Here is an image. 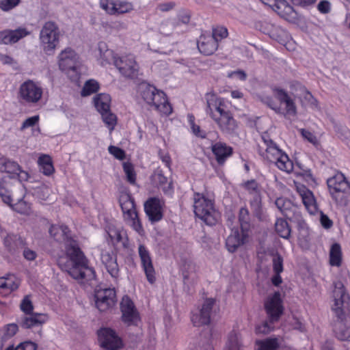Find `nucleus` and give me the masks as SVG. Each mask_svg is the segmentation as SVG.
Returning <instances> with one entry per match:
<instances>
[{
	"label": "nucleus",
	"instance_id": "18",
	"mask_svg": "<svg viewBox=\"0 0 350 350\" xmlns=\"http://www.w3.org/2000/svg\"><path fill=\"white\" fill-rule=\"evenodd\" d=\"M94 297L96 306L100 311H105L113 307L116 303V291L113 288L97 289Z\"/></svg>",
	"mask_w": 350,
	"mask_h": 350
},
{
	"label": "nucleus",
	"instance_id": "64",
	"mask_svg": "<svg viewBox=\"0 0 350 350\" xmlns=\"http://www.w3.org/2000/svg\"><path fill=\"white\" fill-rule=\"evenodd\" d=\"M36 256V253L29 248H25L23 250V256L28 260H33Z\"/></svg>",
	"mask_w": 350,
	"mask_h": 350
},
{
	"label": "nucleus",
	"instance_id": "23",
	"mask_svg": "<svg viewBox=\"0 0 350 350\" xmlns=\"http://www.w3.org/2000/svg\"><path fill=\"white\" fill-rule=\"evenodd\" d=\"M138 253L147 280L150 284L154 283L156 280L155 271L148 250L144 245H140L138 248Z\"/></svg>",
	"mask_w": 350,
	"mask_h": 350
},
{
	"label": "nucleus",
	"instance_id": "38",
	"mask_svg": "<svg viewBox=\"0 0 350 350\" xmlns=\"http://www.w3.org/2000/svg\"><path fill=\"white\" fill-rule=\"evenodd\" d=\"M334 332L336 337L340 340H350V326L342 321L335 324Z\"/></svg>",
	"mask_w": 350,
	"mask_h": 350
},
{
	"label": "nucleus",
	"instance_id": "6",
	"mask_svg": "<svg viewBox=\"0 0 350 350\" xmlns=\"http://www.w3.org/2000/svg\"><path fill=\"white\" fill-rule=\"evenodd\" d=\"M193 209L196 217L208 225H213L217 221V213L215 211L211 200L202 193H196L193 196Z\"/></svg>",
	"mask_w": 350,
	"mask_h": 350
},
{
	"label": "nucleus",
	"instance_id": "19",
	"mask_svg": "<svg viewBox=\"0 0 350 350\" xmlns=\"http://www.w3.org/2000/svg\"><path fill=\"white\" fill-rule=\"evenodd\" d=\"M21 98L28 103H37L42 95V89L32 81L21 84L19 90Z\"/></svg>",
	"mask_w": 350,
	"mask_h": 350
},
{
	"label": "nucleus",
	"instance_id": "50",
	"mask_svg": "<svg viewBox=\"0 0 350 350\" xmlns=\"http://www.w3.org/2000/svg\"><path fill=\"white\" fill-rule=\"evenodd\" d=\"M273 269L275 273H280L283 271V258L276 254L273 257Z\"/></svg>",
	"mask_w": 350,
	"mask_h": 350
},
{
	"label": "nucleus",
	"instance_id": "59",
	"mask_svg": "<svg viewBox=\"0 0 350 350\" xmlns=\"http://www.w3.org/2000/svg\"><path fill=\"white\" fill-rule=\"evenodd\" d=\"M228 77L232 79H237L241 81H244L246 79L245 73L241 70L230 72L228 74Z\"/></svg>",
	"mask_w": 350,
	"mask_h": 350
},
{
	"label": "nucleus",
	"instance_id": "57",
	"mask_svg": "<svg viewBox=\"0 0 350 350\" xmlns=\"http://www.w3.org/2000/svg\"><path fill=\"white\" fill-rule=\"evenodd\" d=\"M36 344L30 341H26L19 344L14 350H36Z\"/></svg>",
	"mask_w": 350,
	"mask_h": 350
},
{
	"label": "nucleus",
	"instance_id": "33",
	"mask_svg": "<svg viewBox=\"0 0 350 350\" xmlns=\"http://www.w3.org/2000/svg\"><path fill=\"white\" fill-rule=\"evenodd\" d=\"M4 245L10 252H14L18 248L23 247L25 245V242L18 235L8 234L4 239Z\"/></svg>",
	"mask_w": 350,
	"mask_h": 350
},
{
	"label": "nucleus",
	"instance_id": "16",
	"mask_svg": "<svg viewBox=\"0 0 350 350\" xmlns=\"http://www.w3.org/2000/svg\"><path fill=\"white\" fill-rule=\"evenodd\" d=\"M114 64L124 77L133 78L137 76L139 67L132 55H124L115 59Z\"/></svg>",
	"mask_w": 350,
	"mask_h": 350
},
{
	"label": "nucleus",
	"instance_id": "9",
	"mask_svg": "<svg viewBox=\"0 0 350 350\" xmlns=\"http://www.w3.org/2000/svg\"><path fill=\"white\" fill-rule=\"evenodd\" d=\"M119 203L122 208L124 218L132 228L139 234H143V228L138 219L134 201L126 191H122L119 196Z\"/></svg>",
	"mask_w": 350,
	"mask_h": 350
},
{
	"label": "nucleus",
	"instance_id": "17",
	"mask_svg": "<svg viewBox=\"0 0 350 350\" xmlns=\"http://www.w3.org/2000/svg\"><path fill=\"white\" fill-rule=\"evenodd\" d=\"M327 186L332 196L338 200L350 190V185L346 180L345 176L340 172L336 173L334 176L327 180Z\"/></svg>",
	"mask_w": 350,
	"mask_h": 350
},
{
	"label": "nucleus",
	"instance_id": "5",
	"mask_svg": "<svg viewBox=\"0 0 350 350\" xmlns=\"http://www.w3.org/2000/svg\"><path fill=\"white\" fill-rule=\"evenodd\" d=\"M261 138L265 149L262 157L269 162L273 163L281 171L291 173L293 170V163L287 154L269 139L267 135L263 134Z\"/></svg>",
	"mask_w": 350,
	"mask_h": 350
},
{
	"label": "nucleus",
	"instance_id": "49",
	"mask_svg": "<svg viewBox=\"0 0 350 350\" xmlns=\"http://www.w3.org/2000/svg\"><path fill=\"white\" fill-rule=\"evenodd\" d=\"M5 182V180L4 178H1V180H0V196L1 197L3 201L5 203H6L10 206H12L11 204L12 198L4 186Z\"/></svg>",
	"mask_w": 350,
	"mask_h": 350
},
{
	"label": "nucleus",
	"instance_id": "28",
	"mask_svg": "<svg viewBox=\"0 0 350 350\" xmlns=\"http://www.w3.org/2000/svg\"><path fill=\"white\" fill-rule=\"evenodd\" d=\"M273 10L291 23H295L297 21V13L286 0H278Z\"/></svg>",
	"mask_w": 350,
	"mask_h": 350
},
{
	"label": "nucleus",
	"instance_id": "21",
	"mask_svg": "<svg viewBox=\"0 0 350 350\" xmlns=\"http://www.w3.org/2000/svg\"><path fill=\"white\" fill-rule=\"evenodd\" d=\"M164 202L159 198H151L144 204V211L152 223L160 221L163 217Z\"/></svg>",
	"mask_w": 350,
	"mask_h": 350
},
{
	"label": "nucleus",
	"instance_id": "58",
	"mask_svg": "<svg viewBox=\"0 0 350 350\" xmlns=\"http://www.w3.org/2000/svg\"><path fill=\"white\" fill-rule=\"evenodd\" d=\"M152 180L157 186H162L167 182V178L160 173H156L152 176Z\"/></svg>",
	"mask_w": 350,
	"mask_h": 350
},
{
	"label": "nucleus",
	"instance_id": "36",
	"mask_svg": "<svg viewBox=\"0 0 350 350\" xmlns=\"http://www.w3.org/2000/svg\"><path fill=\"white\" fill-rule=\"evenodd\" d=\"M342 253L338 243L332 245L329 250V264L331 266L340 267L342 265Z\"/></svg>",
	"mask_w": 350,
	"mask_h": 350
},
{
	"label": "nucleus",
	"instance_id": "10",
	"mask_svg": "<svg viewBox=\"0 0 350 350\" xmlns=\"http://www.w3.org/2000/svg\"><path fill=\"white\" fill-rule=\"evenodd\" d=\"M78 57L75 52L66 49L59 55V68L66 72L72 81L80 86V74L78 72L79 63Z\"/></svg>",
	"mask_w": 350,
	"mask_h": 350
},
{
	"label": "nucleus",
	"instance_id": "15",
	"mask_svg": "<svg viewBox=\"0 0 350 350\" xmlns=\"http://www.w3.org/2000/svg\"><path fill=\"white\" fill-rule=\"evenodd\" d=\"M349 297L346 293L342 284H337L333 291V304L332 308L339 317L345 313L349 307Z\"/></svg>",
	"mask_w": 350,
	"mask_h": 350
},
{
	"label": "nucleus",
	"instance_id": "35",
	"mask_svg": "<svg viewBox=\"0 0 350 350\" xmlns=\"http://www.w3.org/2000/svg\"><path fill=\"white\" fill-rule=\"evenodd\" d=\"M280 344L278 338H269L263 340H257L255 342V350H277Z\"/></svg>",
	"mask_w": 350,
	"mask_h": 350
},
{
	"label": "nucleus",
	"instance_id": "40",
	"mask_svg": "<svg viewBox=\"0 0 350 350\" xmlns=\"http://www.w3.org/2000/svg\"><path fill=\"white\" fill-rule=\"evenodd\" d=\"M275 204L278 208L286 216H289L292 210L295 208L293 203L284 198H278L276 199Z\"/></svg>",
	"mask_w": 350,
	"mask_h": 350
},
{
	"label": "nucleus",
	"instance_id": "61",
	"mask_svg": "<svg viewBox=\"0 0 350 350\" xmlns=\"http://www.w3.org/2000/svg\"><path fill=\"white\" fill-rule=\"evenodd\" d=\"M12 278H6V288L5 289H8L10 291H13L18 288V283L13 280Z\"/></svg>",
	"mask_w": 350,
	"mask_h": 350
},
{
	"label": "nucleus",
	"instance_id": "11",
	"mask_svg": "<svg viewBox=\"0 0 350 350\" xmlns=\"http://www.w3.org/2000/svg\"><path fill=\"white\" fill-rule=\"evenodd\" d=\"M215 299H206L202 303L201 307L192 312L191 321L195 326L208 325L211 323L215 309Z\"/></svg>",
	"mask_w": 350,
	"mask_h": 350
},
{
	"label": "nucleus",
	"instance_id": "60",
	"mask_svg": "<svg viewBox=\"0 0 350 350\" xmlns=\"http://www.w3.org/2000/svg\"><path fill=\"white\" fill-rule=\"evenodd\" d=\"M292 3L298 6L308 7L316 3L317 0H291Z\"/></svg>",
	"mask_w": 350,
	"mask_h": 350
},
{
	"label": "nucleus",
	"instance_id": "52",
	"mask_svg": "<svg viewBox=\"0 0 350 350\" xmlns=\"http://www.w3.org/2000/svg\"><path fill=\"white\" fill-rule=\"evenodd\" d=\"M272 329L273 327L270 325L269 323L264 321L256 326L255 332L257 334H267Z\"/></svg>",
	"mask_w": 350,
	"mask_h": 350
},
{
	"label": "nucleus",
	"instance_id": "56",
	"mask_svg": "<svg viewBox=\"0 0 350 350\" xmlns=\"http://www.w3.org/2000/svg\"><path fill=\"white\" fill-rule=\"evenodd\" d=\"M317 9L322 14H327L331 10V3L327 0L321 1L319 3Z\"/></svg>",
	"mask_w": 350,
	"mask_h": 350
},
{
	"label": "nucleus",
	"instance_id": "32",
	"mask_svg": "<svg viewBox=\"0 0 350 350\" xmlns=\"http://www.w3.org/2000/svg\"><path fill=\"white\" fill-rule=\"evenodd\" d=\"M224 350H244L241 335L236 332H231L228 336Z\"/></svg>",
	"mask_w": 350,
	"mask_h": 350
},
{
	"label": "nucleus",
	"instance_id": "37",
	"mask_svg": "<svg viewBox=\"0 0 350 350\" xmlns=\"http://www.w3.org/2000/svg\"><path fill=\"white\" fill-rule=\"evenodd\" d=\"M40 171L46 176H50L54 172V167L51 158L46 154L40 156L38 159Z\"/></svg>",
	"mask_w": 350,
	"mask_h": 350
},
{
	"label": "nucleus",
	"instance_id": "2",
	"mask_svg": "<svg viewBox=\"0 0 350 350\" xmlns=\"http://www.w3.org/2000/svg\"><path fill=\"white\" fill-rule=\"evenodd\" d=\"M57 263L62 270L67 271L74 279H83L85 276L87 267L84 263V255L74 239H68L66 255L60 256Z\"/></svg>",
	"mask_w": 350,
	"mask_h": 350
},
{
	"label": "nucleus",
	"instance_id": "7",
	"mask_svg": "<svg viewBox=\"0 0 350 350\" xmlns=\"http://www.w3.org/2000/svg\"><path fill=\"white\" fill-rule=\"evenodd\" d=\"M60 30L56 23H44L40 32L39 38L43 51L48 55H52L59 42Z\"/></svg>",
	"mask_w": 350,
	"mask_h": 350
},
{
	"label": "nucleus",
	"instance_id": "27",
	"mask_svg": "<svg viewBox=\"0 0 350 350\" xmlns=\"http://www.w3.org/2000/svg\"><path fill=\"white\" fill-rule=\"evenodd\" d=\"M29 34L30 32L23 27H19L14 30H4L0 31V43L4 44H14Z\"/></svg>",
	"mask_w": 350,
	"mask_h": 350
},
{
	"label": "nucleus",
	"instance_id": "55",
	"mask_svg": "<svg viewBox=\"0 0 350 350\" xmlns=\"http://www.w3.org/2000/svg\"><path fill=\"white\" fill-rule=\"evenodd\" d=\"M39 116H34L30 118H28L26 119L22 124V126L21 127V130L23 131L25 129H27L29 127H32L37 124L39 122Z\"/></svg>",
	"mask_w": 350,
	"mask_h": 350
},
{
	"label": "nucleus",
	"instance_id": "63",
	"mask_svg": "<svg viewBox=\"0 0 350 350\" xmlns=\"http://www.w3.org/2000/svg\"><path fill=\"white\" fill-rule=\"evenodd\" d=\"M307 97H310L311 98V100L308 102L310 107L314 110H319L320 107L317 100L314 98L309 92H307Z\"/></svg>",
	"mask_w": 350,
	"mask_h": 350
},
{
	"label": "nucleus",
	"instance_id": "34",
	"mask_svg": "<svg viewBox=\"0 0 350 350\" xmlns=\"http://www.w3.org/2000/svg\"><path fill=\"white\" fill-rule=\"evenodd\" d=\"M20 171L18 164L7 158H0V172L11 174L10 178H15V174Z\"/></svg>",
	"mask_w": 350,
	"mask_h": 350
},
{
	"label": "nucleus",
	"instance_id": "8",
	"mask_svg": "<svg viewBox=\"0 0 350 350\" xmlns=\"http://www.w3.org/2000/svg\"><path fill=\"white\" fill-rule=\"evenodd\" d=\"M21 309L25 314L18 319V323L24 329L41 326L47 319L44 314L33 313V307L29 296H25L22 300Z\"/></svg>",
	"mask_w": 350,
	"mask_h": 350
},
{
	"label": "nucleus",
	"instance_id": "62",
	"mask_svg": "<svg viewBox=\"0 0 350 350\" xmlns=\"http://www.w3.org/2000/svg\"><path fill=\"white\" fill-rule=\"evenodd\" d=\"M245 187L246 189H247L250 192H257L258 191V183L252 180L250 181H247L245 184Z\"/></svg>",
	"mask_w": 350,
	"mask_h": 350
},
{
	"label": "nucleus",
	"instance_id": "42",
	"mask_svg": "<svg viewBox=\"0 0 350 350\" xmlns=\"http://www.w3.org/2000/svg\"><path fill=\"white\" fill-rule=\"evenodd\" d=\"M102 120L110 132H111L117 124V117L111 110H107L100 113Z\"/></svg>",
	"mask_w": 350,
	"mask_h": 350
},
{
	"label": "nucleus",
	"instance_id": "47",
	"mask_svg": "<svg viewBox=\"0 0 350 350\" xmlns=\"http://www.w3.org/2000/svg\"><path fill=\"white\" fill-rule=\"evenodd\" d=\"M18 331V325L15 323H11L6 325L3 329L2 339L6 340L12 337Z\"/></svg>",
	"mask_w": 350,
	"mask_h": 350
},
{
	"label": "nucleus",
	"instance_id": "14",
	"mask_svg": "<svg viewBox=\"0 0 350 350\" xmlns=\"http://www.w3.org/2000/svg\"><path fill=\"white\" fill-rule=\"evenodd\" d=\"M122 321L127 325L137 326L141 322L139 314L133 301L128 297L124 296L120 302Z\"/></svg>",
	"mask_w": 350,
	"mask_h": 350
},
{
	"label": "nucleus",
	"instance_id": "1",
	"mask_svg": "<svg viewBox=\"0 0 350 350\" xmlns=\"http://www.w3.org/2000/svg\"><path fill=\"white\" fill-rule=\"evenodd\" d=\"M204 98L206 103V112L219 129L227 133L235 132L238 124L228 109L227 100L213 92L206 93Z\"/></svg>",
	"mask_w": 350,
	"mask_h": 350
},
{
	"label": "nucleus",
	"instance_id": "44",
	"mask_svg": "<svg viewBox=\"0 0 350 350\" xmlns=\"http://www.w3.org/2000/svg\"><path fill=\"white\" fill-rule=\"evenodd\" d=\"M49 234L55 239H57V234L61 232L64 236V245L66 246L68 239H73L69 234V230L66 226L58 227L56 226H51L49 228Z\"/></svg>",
	"mask_w": 350,
	"mask_h": 350
},
{
	"label": "nucleus",
	"instance_id": "22",
	"mask_svg": "<svg viewBox=\"0 0 350 350\" xmlns=\"http://www.w3.org/2000/svg\"><path fill=\"white\" fill-rule=\"evenodd\" d=\"M296 191L310 214L314 215L319 211L316 198L313 193L304 185L295 182Z\"/></svg>",
	"mask_w": 350,
	"mask_h": 350
},
{
	"label": "nucleus",
	"instance_id": "31",
	"mask_svg": "<svg viewBox=\"0 0 350 350\" xmlns=\"http://www.w3.org/2000/svg\"><path fill=\"white\" fill-rule=\"evenodd\" d=\"M212 151L215 154L217 162L220 164L223 163L226 158L229 157L232 154V148L226 146L225 144L218 142L212 146Z\"/></svg>",
	"mask_w": 350,
	"mask_h": 350
},
{
	"label": "nucleus",
	"instance_id": "26",
	"mask_svg": "<svg viewBox=\"0 0 350 350\" xmlns=\"http://www.w3.org/2000/svg\"><path fill=\"white\" fill-rule=\"evenodd\" d=\"M247 234L243 229L239 232L237 229H232L226 241L227 250L233 253L247 241Z\"/></svg>",
	"mask_w": 350,
	"mask_h": 350
},
{
	"label": "nucleus",
	"instance_id": "43",
	"mask_svg": "<svg viewBox=\"0 0 350 350\" xmlns=\"http://www.w3.org/2000/svg\"><path fill=\"white\" fill-rule=\"evenodd\" d=\"M122 167L126 180L131 185H135L137 174L134 165L131 163L127 161L122 163Z\"/></svg>",
	"mask_w": 350,
	"mask_h": 350
},
{
	"label": "nucleus",
	"instance_id": "54",
	"mask_svg": "<svg viewBox=\"0 0 350 350\" xmlns=\"http://www.w3.org/2000/svg\"><path fill=\"white\" fill-rule=\"evenodd\" d=\"M109 152L112 154L115 158L119 160H123L125 157L124 151L116 146H110L108 148Z\"/></svg>",
	"mask_w": 350,
	"mask_h": 350
},
{
	"label": "nucleus",
	"instance_id": "51",
	"mask_svg": "<svg viewBox=\"0 0 350 350\" xmlns=\"http://www.w3.org/2000/svg\"><path fill=\"white\" fill-rule=\"evenodd\" d=\"M300 133L303 137L308 142L311 143L314 146L319 145V139L314 133L305 129H301Z\"/></svg>",
	"mask_w": 350,
	"mask_h": 350
},
{
	"label": "nucleus",
	"instance_id": "45",
	"mask_svg": "<svg viewBox=\"0 0 350 350\" xmlns=\"http://www.w3.org/2000/svg\"><path fill=\"white\" fill-rule=\"evenodd\" d=\"M188 122L189 123L191 132L193 135L197 137L204 138L206 137V133L200 129V127L195 124L194 116L191 114L187 116Z\"/></svg>",
	"mask_w": 350,
	"mask_h": 350
},
{
	"label": "nucleus",
	"instance_id": "12",
	"mask_svg": "<svg viewBox=\"0 0 350 350\" xmlns=\"http://www.w3.org/2000/svg\"><path fill=\"white\" fill-rule=\"evenodd\" d=\"M97 334L98 342L104 349L120 350L123 348V341L115 330L109 327H103L100 328Z\"/></svg>",
	"mask_w": 350,
	"mask_h": 350
},
{
	"label": "nucleus",
	"instance_id": "13",
	"mask_svg": "<svg viewBox=\"0 0 350 350\" xmlns=\"http://www.w3.org/2000/svg\"><path fill=\"white\" fill-rule=\"evenodd\" d=\"M100 8L109 15L131 13L135 9L134 3L129 0H100Z\"/></svg>",
	"mask_w": 350,
	"mask_h": 350
},
{
	"label": "nucleus",
	"instance_id": "3",
	"mask_svg": "<svg viewBox=\"0 0 350 350\" xmlns=\"http://www.w3.org/2000/svg\"><path fill=\"white\" fill-rule=\"evenodd\" d=\"M138 94L146 103L154 107L161 115L169 116L172 113V107L166 94L154 86L142 83L138 87Z\"/></svg>",
	"mask_w": 350,
	"mask_h": 350
},
{
	"label": "nucleus",
	"instance_id": "20",
	"mask_svg": "<svg viewBox=\"0 0 350 350\" xmlns=\"http://www.w3.org/2000/svg\"><path fill=\"white\" fill-rule=\"evenodd\" d=\"M106 239L109 243L113 245L120 244L124 247L129 245V240L126 232L120 226L114 224H109L106 227Z\"/></svg>",
	"mask_w": 350,
	"mask_h": 350
},
{
	"label": "nucleus",
	"instance_id": "24",
	"mask_svg": "<svg viewBox=\"0 0 350 350\" xmlns=\"http://www.w3.org/2000/svg\"><path fill=\"white\" fill-rule=\"evenodd\" d=\"M265 309L271 321H276L283 312L282 301L280 293H274L268 297L265 302Z\"/></svg>",
	"mask_w": 350,
	"mask_h": 350
},
{
	"label": "nucleus",
	"instance_id": "29",
	"mask_svg": "<svg viewBox=\"0 0 350 350\" xmlns=\"http://www.w3.org/2000/svg\"><path fill=\"white\" fill-rule=\"evenodd\" d=\"M217 42L211 35L201 36L198 44L200 53L206 55L213 54L217 50Z\"/></svg>",
	"mask_w": 350,
	"mask_h": 350
},
{
	"label": "nucleus",
	"instance_id": "53",
	"mask_svg": "<svg viewBox=\"0 0 350 350\" xmlns=\"http://www.w3.org/2000/svg\"><path fill=\"white\" fill-rule=\"evenodd\" d=\"M19 2L20 0H1L0 1V8L7 12L15 8Z\"/></svg>",
	"mask_w": 350,
	"mask_h": 350
},
{
	"label": "nucleus",
	"instance_id": "39",
	"mask_svg": "<svg viewBox=\"0 0 350 350\" xmlns=\"http://www.w3.org/2000/svg\"><path fill=\"white\" fill-rule=\"evenodd\" d=\"M276 232L284 239H288L291 234V228L285 219H278L275 224Z\"/></svg>",
	"mask_w": 350,
	"mask_h": 350
},
{
	"label": "nucleus",
	"instance_id": "25",
	"mask_svg": "<svg viewBox=\"0 0 350 350\" xmlns=\"http://www.w3.org/2000/svg\"><path fill=\"white\" fill-rule=\"evenodd\" d=\"M101 262L107 273L115 279L120 276V267L117 262L116 254L113 252L103 251Z\"/></svg>",
	"mask_w": 350,
	"mask_h": 350
},
{
	"label": "nucleus",
	"instance_id": "41",
	"mask_svg": "<svg viewBox=\"0 0 350 350\" xmlns=\"http://www.w3.org/2000/svg\"><path fill=\"white\" fill-rule=\"evenodd\" d=\"M268 33L273 39L282 44L284 43L288 38V33L278 26H272L271 29Z\"/></svg>",
	"mask_w": 350,
	"mask_h": 350
},
{
	"label": "nucleus",
	"instance_id": "4",
	"mask_svg": "<svg viewBox=\"0 0 350 350\" xmlns=\"http://www.w3.org/2000/svg\"><path fill=\"white\" fill-rule=\"evenodd\" d=\"M273 92L275 96L280 101V105H278L271 96L267 94L261 96V101L275 113L282 114L287 118L296 116L297 107L295 103L288 93L279 88H274Z\"/></svg>",
	"mask_w": 350,
	"mask_h": 350
},
{
	"label": "nucleus",
	"instance_id": "46",
	"mask_svg": "<svg viewBox=\"0 0 350 350\" xmlns=\"http://www.w3.org/2000/svg\"><path fill=\"white\" fill-rule=\"evenodd\" d=\"M228 36V31L224 26H217L213 29V36L215 40L218 42L224 38H226Z\"/></svg>",
	"mask_w": 350,
	"mask_h": 350
},
{
	"label": "nucleus",
	"instance_id": "48",
	"mask_svg": "<svg viewBox=\"0 0 350 350\" xmlns=\"http://www.w3.org/2000/svg\"><path fill=\"white\" fill-rule=\"evenodd\" d=\"M13 208L21 214H28L30 211V205L24 200H21L13 205Z\"/></svg>",
	"mask_w": 350,
	"mask_h": 350
},
{
	"label": "nucleus",
	"instance_id": "30",
	"mask_svg": "<svg viewBox=\"0 0 350 350\" xmlns=\"http://www.w3.org/2000/svg\"><path fill=\"white\" fill-rule=\"evenodd\" d=\"M111 103V96L106 93L98 94L93 98L94 106L99 113L109 110Z\"/></svg>",
	"mask_w": 350,
	"mask_h": 350
}]
</instances>
